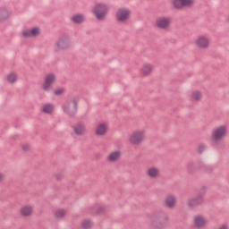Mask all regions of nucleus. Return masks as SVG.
<instances>
[{
    "mask_svg": "<svg viewBox=\"0 0 229 229\" xmlns=\"http://www.w3.org/2000/svg\"><path fill=\"white\" fill-rule=\"evenodd\" d=\"M167 221H169V216L164 211L155 213L151 216V225L156 229H162L167 226Z\"/></svg>",
    "mask_w": 229,
    "mask_h": 229,
    "instance_id": "obj_1",
    "label": "nucleus"
},
{
    "mask_svg": "<svg viewBox=\"0 0 229 229\" xmlns=\"http://www.w3.org/2000/svg\"><path fill=\"white\" fill-rule=\"evenodd\" d=\"M78 103H80V97L73 98L68 106H64V112L70 117H74L78 114Z\"/></svg>",
    "mask_w": 229,
    "mask_h": 229,
    "instance_id": "obj_2",
    "label": "nucleus"
},
{
    "mask_svg": "<svg viewBox=\"0 0 229 229\" xmlns=\"http://www.w3.org/2000/svg\"><path fill=\"white\" fill-rule=\"evenodd\" d=\"M226 135V126L222 125L216 128L212 134L213 146L217 148V142L223 140Z\"/></svg>",
    "mask_w": 229,
    "mask_h": 229,
    "instance_id": "obj_3",
    "label": "nucleus"
},
{
    "mask_svg": "<svg viewBox=\"0 0 229 229\" xmlns=\"http://www.w3.org/2000/svg\"><path fill=\"white\" fill-rule=\"evenodd\" d=\"M93 13L98 21H103L108 14V5L106 4H97Z\"/></svg>",
    "mask_w": 229,
    "mask_h": 229,
    "instance_id": "obj_4",
    "label": "nucleus"
},
{
    "mask_svg": "<svg viewBox=\"0 0 229 229\" xmlns=\"http://www.w3.org/2000/svg\"><path fill=\"white\" fill-rule=\"evenodd\" d=\"M71 37L67 35H64L61 38H59L58 41L56 42V46L58 49H61L62 51H65V49H69L71 47Z\"/></svg>",
    "mask_w": 229,
    "mask_h": 229,
    "instance_id": "obj_5",
    "label": "nucleus"
},
{
    "mask_svg": "<svg viewBox=\"0 0 229 229\" xmlns=\"http://www.w3.org/2000/svg\"><path fill=\"white\" fill-rule=\"evenodd\" d=\"M191 4H194V0H173V6L175 10L190 8Z\"/></svg>",
    "mask_w": 229,
    "mask_h": 229,
    "instance_id": "obj_6",
    "label": "nucleus"
},
{
    "mask_svg": "<svg viewBox=\"0 0 229 229\" xmlns=\"http://www.w3.org/2000/svg\"><path fill=\"white\" fill-rule=\"evenodd\" d=\"M115 17L118 22H126L130 19V10L119 8L116 12Z\"/></svg>",
    "mask_w": 229,
    "mask_h": 229,
    "instance_id": "obj_7",
    "label": "nucleus"
},
{
    "mask_svg": "<svg viewBox=\"0 0 229 229\" xmlns=\"http://www.w3.org/2000/svg\"><path fill=\"white\" fill-rule=\"evenodd\" d=\"M156 26L159 30H167L171 26V18L169 17H159L156 20Z\"/></svg>",
    "mask_w": 229,
    "mask_h": 229,
    "instance_id": "obj_8",
    "label": "nucleus"
},
{
    "mask_svg": "<svg viewBox=\"0 0 229 229\" xmlns=\"http://www.w3.org/2000/svg\"><path fill=\"white\" fill-rule=\"evenodd\" d=\"M55 81H56V75H55V73H50L47 75L45 82L43 84V90L48 92V90L51 89V85H53Z\"/></svg>",
    "mask_w": 229,
    "mask_h": 229,
    "instance_id": "obj_9",
    "label": "nucleus"
},
{
    "mask_svg": "<svg viewBox=\"0 0 229 229\" xmlns=\"http://www.w3.org/2000/svg\"><path fill=\"white\" fill-rule=\"evenodd\" d=\"M203 201H205L203 197L201 195H197L196 197L189 200L188 207H190V208L199 207V205L203 204Z\"/></svg>",
    "mask_w": 229,
    "mask_h": 229,
    "instance_id": "obj_10",
    "label": "nucleus"
},
{
    "mask_svg": "<svg viewBox=\"0 0 229 229\" xmlns=\"http://www.w3.org/2000/svg\"><path fill=\"white\" fill-rule=\"evenodd\" d=\"M22 35L23 37H25V38H30L31 37H38V35H40V28L34 27L30 30H27L22 32Z\"/></svg>",
    "mask_w": 229,
    "mask_h": 229,
    "instance_id": "obj_11",
    "label": "nucleus"
},
{
    "mask_svg": "<svg viewBox=\"0 0 229 229\" xmlns=\"http://www.w3.org/2000/svg\"><path fill=\"white\" fill-rule=\"evenodd\" d=\"M176 206V197L174 195H169L165 199V207L167 208H174Z\"/></svg>",
    "mask_w": 229,
    "mask_h": 229,
    "instance_id": "obj_12",
    "label": "nucleus"
},
{
    "mask_svg": "<svg viewBox=\"0 0 229 229\" xmlns=\"http://www.w3.org/2000/svg\"><path fill=\"white\" fill-rule=\"evenodd\" d=\"M142 139H144V135L142 134V132H134L131 136V144H140V142H142Z\"/></svg>",
    "mask_w": 229,
    "mask_h": 229,
    "instance_id": "obj_13",
    "label": "nucleus"
},
{
    "mask_svg": "<svg viewBox=\"0 0 229 229\" xmlns=\"http://www.w3.org/2000/svg\"><path fill=\"white\" fill-rule=\"evenodd\" d=\"M196 44L198 47H199V49H207V47H208L209 43L207 38L201 36L197 39Z\"/></svg>",
    "mask_w": 229,
    "mask_h": 229,
    "instance_id": "obj_14",
    "label": "nucleus"
},
{
    "mask_svg": "<svg viewBox=\"0 0 229 229\" xmlns=\"http://www.w3.org/2000/svg\"><path fill=\"white\" fill-rule=\"evenodd\" d=\"M194 225L196 228H205V225H207V219L201 216H197L194 219Z\"/></svg>",
    "mask_w": 229,
    "mask_h": 229,
    "instance_id": "obj_15",
    "label": "nucleus"
},
{
    "mask_svg": "<svg viewBox=\"0 0 229 229\" xmlns=\"http://www.w3.org/2000/svg\"><path fill=\"white\" fill-rule=\"evenodd\" d=\"M106 131H108V126H106V123H100L97 127L96 135L103 137V135H106Z\"/></svg>",
    "mask_w": 229,
    "mask_h": 229,
    "instance_id": "obj_16",
    "label": "nucleus"
},
{
    "mask_svg": "<svg viewBox=\"0 0 229 229\" xmlns=\"http://www.w3.org/2000/svg\"><path fill=\"white\" fill-rule=\"evenodd\" d=\"M75 135H83L85 131H87L85 129V125L81 123H79L76 124V126L73 127Z\"/></svg>",
    "mask_w": 229,
    "mask_h": 229,
    "instance_id": "obj_17",
    "label": "nucleus"
},
{
    "mask_svg": "<svg viewBox=\"0 0 229 229\" xmlns=\"http://www.w3.org/2000/svg\"><path fill=\"white\" fill-rule=\"evenodd\" d=\"M21 214L23 217H30V216L33 214V208H31V206H25L21 208Z\"/></svg>",
    "mask_w": 229,
    "mask_h": 229,
    "instance_id": "obj_18",
    "label": "nucleus"
},
{
    "mask_svg": "<svg viewBox=\"0 0 229 229\" xmlns=\"http://www.w3.org/2000/svg\"><path fill=\"white\" fill-rule=\"evenodd\" d=\"M10 17V11L8 9L2 7L0 8V22L6 21Z\"/></svg>",
    "mask_w": 229,
    "mask_h": 229,
    "instance_id": "obj_19",
    "label": "nucleus"
},
{
    "mask_svg": "<svg viewBox=\"0 0 229 229\" xmlns=\"http://www.w3.org/2000/svg\"><path fill=\"white\" fill-rule=\"evenodd\" d=\"M119 158H121V151L116 150L109 155L108 161L115 162V161L119 160Z\"/></svg>",
    "mask_w": 229,
    "mask_h": 229,
    "instance_id": "obj_20",
    "label": "nucleus"
},
{
    "mask_svg": "<svg viewBox=\"0 0 229 229\" xmlns=\"http://www.w3.org/2000/svg\"><path fill=\"white\" fill-rule=\"evenodd\" d=\"M72 21L74 24H81V22L85 21V16L83 14H76L72 16Z\"/></svg>",
    "mask_w": 229,
    "mask_h": 229,
    "instance_id": "obj_21",
    "label": "nucleus"
},
{
    "mask_svg": "<svg viewBox=\"0 0 229 229\" xmlns=\"http://www.w3.org/2000/svg\"><path fill=\"white\" fill-rule=\"evenodd\" d=\"M158 169L157 167H151V168H148V175L150 177V178H157V176H158Z\"/></svg>",
    "mask_w": 229,
    "mask_h": 229,
    "instance_id": "obj_22",
    "label": "nucleus"
},
{
    "mask_svg": "<svg viewBox=\"0 0 229 229\" xmlns=\"http://www.w3.org/2000/svg\"><path fill=\"white\" fill-rule=\"evenodd\" d=\"M151 71H153L151 64H146L141 69V72H142L143 76H148V74H149V72H151Z\"/></svg>",
    "mask_w": 229,
    "mask_h": 229,
    "instance_id": "obj_23",
    "label": "nucleus"
},
{
    "mask_svg": "<svg viewBox=\"0 0 229 229\" xmlns=\"http://www.w3.org/2000/svg\"><path fill=\"white\" fill-rule=\"evenodd\" d=\"M199 169H204L206 173H212L214 171V167L212 166H207L203 162H199Z\"/></svg>",
    "mask_w": 229,
    "mask_h": 229,
    "instance_id": "obj_24",
    "label": "nucleus"
},
{
    "mask_svg": "<svg viewBox=\"0 0 229 229\" xmlns=\"http://www.w3.org/2000/svg\"><path fill=\"white\" fill-rule=\"evenodd\" d=\"M55 106L51 104H47L43 107L44 114H53Z\"/></svg>",
    "mask_w": 229,
    "mask_h": 229,
    "instance_id": "obj_25",
    "label": "nucleus"
},
{
    "mask_svg": "<svg viewBox=\"0 0 229 229\" xmlns=\"http://www.w3.org/2000/svg\"><path fill=\"white\" fill-rule=\"evenodd\" d=\"M7 81L9 83H15L17 81V75L15 73H11L7 76Z\"/></svg>",
    "mask_w": 229,
    "mask_h": 229,
    "instance_id": "obj_26",
    "label": "nucleus"
},
{
    "mask_svg": "<svg viewBox=\"0 0 229 229\" xmlns=\"http://www.w3.org/2000/svg\"><path fill=\"white\" fill-rule=\"evenodd\" d=\"M191 98H192V99H195V101H199V99H201V92L194 91L191 94Z\"/></svg>",
    "mask_w": 229,
    "mask_h": 229,
    "instance_id": "obj_27",
    "label": "nucleus"
},
{
    "mask_svg": "<svg viewBox=\"0 0 229 229\" xmlns=\"http://www.w3.org/2000/svg\"><path fill=\"white\" fill-rule=\"evenodd\" d=\"M82 227L85 229H89L90 228V226H92V222L90 220H84L82 223Z\"/></svg>",
    "mask_w": 229,
    "mask_h": 229,
    "instance_id": "obj_28",
    "label": "nucleus"
},
{
    "mask_svg": "<svg viewBox=\"0 0 229 229\" xmlns=\"http://www.w3.org/2000/svg\"><path fill=\"white\" fill-rule=\"evenodd\" d=\"M205 149H207V145H205V144H200L199 146V148H198V154L199 155H202L203 153H204V151H205Z\"/></svg>",
    "mask_w": 229,
    "mask_h": 229,
    "instance_id": "obj_29",
    "label": "nucleus"
},
{
    "mask_svg": "<svg viewBox=\"0 0 229 229\" xmlns=\"http://www.w3.org/2000/svg\"><path fill=\"white\" fill-rule=\"evenodd\" d=\"M64 93H65V89L64 88L57 89L54 91L55 96H62Z\"/></svg>",
    "mask_w": 229,
    "mask_h": 229,
    "instance_id": "obj_30",
    "label": "nucleus"
},
{
    "mask_svg": "<svg viewBox=\"0 0 229 229\" xmlns=\"http://www.w3.org/2000/svg\"><path fill=\"white\" fill-rule=\"evenodd\" d=\"M205 194H207V186H203L199 191L198 196H202V199H205Z\"/></svg>",
    "mask_w": 229,
    "mask_h": 229,
    "instance_id": "obj_31",
    "label": "nucleus"
},
{
    "mask_svg": "<svg viewBox=\"0 0 229 229\" xmlns=\"http://www.w3.org/2000/svg\"><path fill=\"white\" fill-rule=\"evenodd\" d=\"M187 171L190 173H194L196 171V166H194V164L192 163L188 164Z\"/></svg>",
    "mask_w": 229,
    "mask_h": 229,
    "instance_id": "obj_32",
    "label": "nucleus"
},
{
    "mask_svg": "<svg viewBox=\"0 0 229 229\" xmlns=\"http://www.w3.org/2000/svg\"><path fill=\"white\" fill-rule=\"evenodd\" d=\"M55 216L56 217H64L65 216V210L64 209H58L56 212H55Z\"/></svg>",
    "mask_w": 229,
    "mask_h": 229,
    "instance_id": "obj_33",
    "label": "nucleus"
},
{
    "mask_svg": "<svg viewBox=\"0 0 229 229\" xmlns=\"http://www.w3.org/2000/svg\"><path fill=\"white\" fill-rule=\"evenodd\" d=\"M106 210V209L105 208V207H99V208H97V214H98V215H99V214H105Z\"/></svg>",
    "mask_w": 229,
    "mask_h": 229,
    "instance_id": "obj_34",
    "label": "nucleus"
},
{
    "mask_svg": "<svg viewBox=\"0 0 229 229\" xmlns=\"http://www.w3.org/2000/svg\"><path fill=\"white\" fill-rule=\"evenodd\" d=\"M62 178H64V175L62 174H59L55 175V180L57 182H60V180H62Z\"/></svg>",
    "mask_w": 229,
    "mask_h": 229,
    "instance_id": "obj_35",
    "label": "nucleus"
},
{
    "mask_svg": "<svg viewBox=\"0 0 229 229\" xmlns=\"http://www.w3.org/2000/svg\"><path fill=\"white\" fill-rule=\"evenodd\" d=\"M22 149L23 151H30V145H23Z\"/></svg>",
    "mask_w": 229,
    "mask_h": 229,
    "instance_id": "obj_36",
    "label": "nucleus"
},
{
    "mask_svg": "<svg viewBox=\"0 0 229 229\" xmlns=\"http://www.w3.org/2000/svg\"><path fill=\"white\" fill-rule=\"evenodd\" d=\"M13 140H17L19 139V134H14L11 137Z\"/></svg>",
    "mask_w": 229,
    "mask_h": 229,
    "instance_id": "obj_37",
    "label": "nucleus"
},
{
    "mask_svg": "<svg viewBox=\"0 0 229 229\" xmlns=\"http://www.w3.org/2000/svg\"><path fill=\"white\" fill-rule=\"evenodd\" d=\"M2 178H3V174H0V181H1Z\"/></svg>",
    "mask_w": 229,
    "mask_h": 229,
    "instance_id": "obj_38",
    "label": "nucleus"
},
{
    "mask_svg": "<svg viewBox=\"0 0 229 229\" xmlns=\"http://www.w3.org/2000/svg\"><path fill=\"white\" fill-rule=\"evenodd\" d=\"M227 21H228V22H229V16H228V18H227Z\"/></svg>",
    "mask_w": 229,
    "mask_h": 229,
    "instance_id": "obj_39",
    "label": "nucleus"
}]
</instances>
